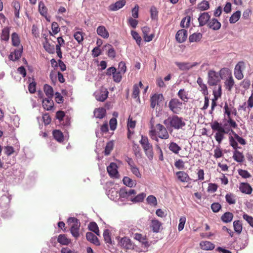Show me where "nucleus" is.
I'll return each instance as SVG.
<instances>
[{
	"instance_id": "72a5a7b5",
	"label": "nucleus",
	"mask_w": 253,
	"mask_h": 253,
	"mask_svg": "<svg viewBox=\"0 0 253 253\" xmlns=\"http://www.w3.org/2000/svg\"><path fill=\"white\" fill-rule=\"evenodd\" d=\"M88 229L94 232L96 235L100 236V232L98 226L96 222H91L88 225Z\"/></svg>"
},
{
	"instance_id": "4c0bfd02",
	"label": "nucleus",
	"mask_w": 253,
	"mask_h": 253,
	"mask_svg": "<svg viewBox=\"0 0 253 253\" xmlns=\"http://www.w3.org/2000/svg\"><path fill=\"white\" fill-rule=\"evenodd\" d=\"M39 11L42 15L46 17L47 9L42 1H40L39 3Z\"/></svg>"
},
{
	"instance_id": "6e6d98bb",
	"label": "nucleus",
	"mask_w": 253,
	"mask_h": 253,
	"mask_svg": "<svg viewBox=\"0 0 253 253\" xmlns=\"http://www.w3.org/2000/svg\"><path fill=\"white\" fill-rule=\"evenodd\" d=\"M43 47L49 53H53L54 52V45H51L47 42L43 43Z\"/></svg>"
},
{
	"instance_id": "0e129e2a",
	"label": "nucleus",
	"mask_w": 253,
	"mask_h": 253,
	"mask_svg": "<svg viewBox=\"0 0 253 253\" xmlns=\"http://www.w3.org/2000/svg\"><path fill=\"white\" fill-rule=\"evenodd\" d=\"M110 129L114 130L116 129L117 125V121L115 118H112L109 121Z\"/></svg>"
},
{
	"instance_id": "603ef678",
	"label": "nucleus",
	"mask_w": 253,
	"mask_h": 253,
	"mask_svg": "<svg viewBox=\"0 0 253 253\" xmlns=\"http://www.w3.org/2000/svg\"><path fill=\"white\" fill-rule=\"evenodd\" d=\"M84 34L81 32H76L74 34V37L78 42L80 44L84 40Z\"/></svg>"
},
{
	"instance_id": "c756f323",
	"label": "nucleus",
	"mask_w": 253,
	"mask_h": 253,
	"mask_svg": "<svg viewBox=\"0 0 253 253\" xmlns=\"http://www.w3.org/2000/svg\"><path fill=\"white\" fill-rule=\"evenodd\" d=\"M234 83H235L233 77H232V76H230L226 80V81L224 82L225 87L226 89L228 91H230L234 85Z\"/></svg>"
},
{
	"instance_id": "f03ea898",
	"label": "nucleus",
	"mask_w": 253,
	"mask_h": 253,
	"mask_svg": "<svg viewBox=\"0 0 253 253\" xmlns=\"http://www.w3.org/2000/svg\"><path fill=\"white\" fill-rule=\"evenodd\" d=\"M228 73V70L226 68H222L219 73L213 70H210L208 72V83L210 86H216L220 84L221 79H222V75Z\"/></svg>"
},
{
	"instance_id": "a18cd8bd",
	"label": "nucleus",
	"mask_w": 253,
	"mask_h": 253,
	"mask_svg": "<svg viewBox=\"0 0 253 253\" xmlns=\"http://www.w3.org/2000/svg\"><path fill=\"white\" fill-rule=\"evenodd\" d=\"M217 88L215 87L213 89V95L214 96V98L218 99L221 97L222 94V86L221 84L217 85Z\"/></svg>"
},
{
	"instance_id": "412c9836",
	"label": "nucleus",
	"mask_w": 253,
	"mask_h": 253,
	"mask_svg": "<svg viewBox=\"0 0 253 253\" xmlns=\"http://www.w3.org/2000/svg\"><path fill=\"white\" fill-rule=\"evenodd\" d=\"M208 27L213 30H217L221 27V23L215 18L210 20L208 24Z\"/></svg>"
},
{
	"instance_id": "f257e3e1",
	"label": "nucleus",
	"mask_w": 253,
	"mask_h": 253,
	"mask_svg": "<svg viewBox=\"0 0 253 253\" xmlns=\"http://www.w3.org/2000/svg\"><path fill=\"white\" fill-rule=\"evenodd\" d=\"M163 123L168 129L177 130L182 129L186 125L183 118L175 115L169 116Z\"/></svg>"
},
{
	"instance_id": "5701e85b",
	"label": "nucleus",
	"mask_w": 253,
	"mask_h": 253,
	"mask_svg": "<svg viewBox=\"0 0 253 253\" xmlns=\"http://www.w3.org/2000/svg\"><path fill=\"white\" fill-rule=\"evenodd\" d=\"M200 246L202 250L206 251L212 250L214 248V245L208 241L201 242Z\"/></svg>"
},
{
	"instance_id": "052dcab7",
	"label": "nucleus",
	"mask_w": 253,
	"mask_h": 253,
	"mask_svg": "<svg viewBox=\"0 0 253 253\" xmlns=\"http://www.w3.org/2000/svg\"><path fill=\"white\" fill-rule=\"evenodd\" d=\"M186 92L184 89H181L178 92V97L183 101H185L188 99Z\"/></svg>"
},
{
	"instance_id": "dca6fc26",
	"label": "nucleus",
	"mask_w": 253,
	"mask_h": 253,
	"mask_svg": "<svg viewBox=\"0 0 253 253\" xmlns=\"http://www.w3.org/2000/svg\"><path fill=\"white\" fill-rule=\"evenodd\" d=\"M143 37L144 41L146 42H149L151 41L154 37V34H151L149 35V33L150 32V28L147 26L143 27L142 28Z\"/></svg>"
},
{
	"instance_id": "8fccbe9b",
	"label": "nucleus",
	"mask_w": 253,
	"mask_h": 253,
	"mask_svg": "<svg viewBox=\"0 0 253 253\" xmlns=\"http://www.w3.org/2000/svg\"><path fill=\"white\" fill-rule=\"evenodd\" d=\"M124 184L129 187H132L134 185H135L136 183L131 178L125 176L123 179Z\"/></svg>"
},
{
	"instance_id": "a878e982",
	"label": "nucleus",
	"mask_w": 253,
	"mask_h": 253,
	"mask_svg": "<svg viewBox=\"0 0 253 253\" xmlns=\"http://www.w3.org/2000/svg\"><path fill=\"white\" fill-rule=\"evenodd\" d=\"M162 223L157 219H152L151 221V228L152 230L155 233L159 232Z\"/></svg>"
},
{
	"instance_id": "c03bdc74",
	"label": "nucleus",
	"mask_w": 253,
	"mask_h": 253,
	"mask_svg": "<svg viewBox=\"0 0 253 253\" xmlns=\"http://www.w3.org/2000/svg\"><path fill=\"white\" fill-rule=\"evenodd\" d=\"M114 148V143L112 141L107 143L105 148L104 154L106 156L109 155Z\"/></svg>"
},
{
	"instance_id": "4d7b16f0",
	"label": "nucleus",
	"mask_w": 253,
	"mask_h": 253,
	"mask_svg": "<svg viewBox=\"0 0 253 253\" xmlns=\"http://www.w3.org/2000/svg\"><path fill=\"white\" fill-rule=\"evenodd\" d=\"M132 149H133L134 154L136 157H141V153L140 152V148L138 144L134 143L132 146Z\"/></svg>"
},
{
	"instance_id": "2f4dec72",
	"label": "nucleus",
	"mask_w": 253,
	"mask_h": 253,
	"mask_svg": "<svg viewBox=\"0 0 253 253\" xmlns=\"http://www.w3.org/2000/svg\"><path fill=\"white\" fill-rule=\"evenodd\" d=\"M106 113V110L104 108H99L94 110V115L97 118L102 119L105 117Z\"/></svg>"
},
{
	"instance_id": "c9c22d12",
	"label": "nucleus",
	"mask_w": 253,
	"mask_h": 253,
	"mask_svg": "<svg viewBox=\"0 0 253 253\" xmlns=\"http://www.w3.org/2000/svg\"><path fill=\"white\" fill-rule=\"evenodd\" d=\"M233 218V214L230 212H226L221 217L222 221L225 223L231 222Z\"/></svg>"
},
{
	"instance_id": "c85d7f7f",
	"label": "nucleus",
	"mask_w": 253,
	"mask_h": 253,
	"mask_svg": "<svg viewBox=\"0 0 253 253\" xmlns=\"http://www.w3.org/2000/svg\"><path fill=\"white\" fill-rule=\"evenodd\" d=\"M57 242L63 245H68L71 243V240L65 234H60L57 238Z\"/></svg>"
},
{
	"instance_id": "7ed1b4c3",
	"label": "nucleus",
	"mask_w": 253,
	"mask_h": 253,
	"mask_svg": "<svg viewBox=\"0 0 253 253\" xmlns=\"http://www.w3.org/2000/svg\"><path fill=\"white\" fill-rule=\"evenodd\" d=\"M154 121L152 119L150 121V130H155V133L158 135L159 138L163 139H167L169 138V135L167 127L161 124H157L156 126L154 124Z\"/></svg>"
},
{
	"instance_id": "4468645a",
	"label": "nucleus",
	"mask_w": 253,
	"mask_h": 253,
	"mask_svg": "<svg viewBox=\"0 0 253 253\" xmlns=\"http://www.w3.org/2000/svg\"><path fill=\"white\" fill-rule=\"evenodd\" d=\"M244 65V63L242 61L239 62L235 66L234 69V75L238 80H241L244 76L241 70V68Z\"/></svg>"
},
{
	"instance_id": "b1692460",
	"label": "nucleus",
	"mask_w": 253,
	"mask_h": 253,
	"mask_svg": "<svg viewBox=\"0 0 253 253\" xmlns=\"http://www.w3.org/2000/svg\"><path fill=\"white\" fill-rule=\"evenodd\" d=\"M97 33L98 35L104 39H107L109 36V34L104 26H99L97 28Z\"/></svg>"
},
{
	"instance_id": "49530a36",
	"label": "nucleus",
	"mask_w": 253,
	"mask_h": 253,
	"mask_svg": "<svg viewBox=\"0 0 253 253\" xmlns=\"http://www.w3.org/2000/svg\"><path fill=\"white\" fill-rule=\"evenodd\" d=\"M12 44L14 46H17L20 44V39L18 34L16 33H13L11 35Z\"/></svg>"
},
{
	"instance_id": "864d4df0",
	"label": "nucleus",
	"mask_w": 253,
	"mask_h": 253,
	"mask_svg": "<svg viewBox=\"0 0 253 253\" xmlns=\"http://www.w3.org/2000/svg\"><path fill=\"white\" fill-rule=\"evenodd\" d=\"M131 35L133 39L136 41L137 44L138 45H140L142 39H141V37L138 34V33L135 31H131Z\"/></svg>"
},
{
	"instance_id": "58836bf2",
	"label": "nucleus",
	"mask_w": 253,
	"mask_h": 253,
	"mask_svg": "<svg viewBox=\"0 0 253 253\" xmlns=\"http://www.w3.org/2000/svg\"><path fill=\"white\" fill-rule=\"evenodd\" d=\"M53 135L55 139L58 142H62L64 140V136L62 132L59 130H54L53 131Z\"/></svg>"
},
{
	"instance_id": "cd10ccee",
	"label": "nucleus",
	"mask_w": 253,
	"mask_h": 253,
	"mask_svg": "<svg viewBox=\"0 0 253 253\" xmlns=\"http://www.w3.org/2000/svg\"><path fill=\"white\" fill-rule=\"evenodd\" d=\"M160 97L162 98L163 97V96L162 94H155L151 97L150 106L152 108L154 109L156 106L158 104V101Z\"/></svg>"
},
{
	"instance_id": "9b49d317",
	"label": "nucleus",
	"mask_w": 253,
	"mask_h": 253,
	"mask_svg": "<svg viewBox=\"0 0 253 253\" xmlns=\"http://www.w3.org/2000/svg\"><path fill=\"white\" fill-rule=\"evenodd\" d=\"M108 91L106 88H102L95 93V98L97 100L103 102L107 98Z\"/></svg>"
},
{
	"instance_id": "0eeeda50",
	"label": "nucleus",
	"mask_w": 253,
	"mask_h": 253,
	"mask_svg": "<svg viewBox=\"0 0 253 253\" xmlns=\"http://www.w3.org/2000/svg\"><path fill=\"white\" fill-rule=\"evenodd\" d=\"M182 103L177 98H172L169 102L168 107L174 114H179L182 109Z\"/></svg>"
},
{
	"instance_id": "ddd939ff",
	"label": "nucleus",
	"mask_w": 253,
	"mask_h": 253,
	"mask_svg": "<svg viewBox=\"0 0 253 253\" xmlns=\"http://www.w3.org/2000/svg\"><path fill=\"white\" fill-rule=\"evenodd\" d=\"M210 18L211 16L209 15V13H202L198 18L199 26L202 27L206 25L208 22L210 21Z\"/></svg>"
},
{
	"instance_id": "69168bd1",
	"label": "nucleus",
	"mask_w": 253,
	"mask_h": 253,
	"mask_svg": "<svg viewBox=\"0 0 253 253\" xmlns=\"http://www.w3.org/2000/svg\"><path fill=\"white\" fill-rule=\"evenodd\" d=\"M134 239L141 242L142 244L147 243L146 239L143 237L142 234L139 233H136L134 235Z\"/></svg>"
},
{
	"instance_id": "9d476101",
	"label": "nucleus",
	"mask_w": 253,
	"mask_h": 253,
	"mask_svg": "<svg viewBox=\"0 0 253 253\" xmlns=\"http://www.w3.org/2000/svg\"><path fill=\"white\" fill-rule=\"evenodd\" d=\"M118 167L116 164L111 163L107 168V170L109 175L111 177L118 178L119 173L118 171Z\"/></svg>"
},
{
	"instance_id": "3c124183",
	"label": "nucleus",
	"mask_w": 253,
	"mask_h": 253,
	"mask_svg": "<svg viewBox=\"0 0 253 253\" xmlns=\"http://www.w3.org/2000/svg\"><path fill=\"white\" fill-rule=\"evenodd\" d=\"M158 10L157 8L152 6L150 8L151 18L152 20H157L158 18Z\"/></svg>"
},
{
	"instance_id": "338daca9",
	"label": "nucleus",
	"mask_w": 253,
	"mask_h": 253,
	"mask_svg": "<svg viewBox=\"0 0 253 253\" xmlns=\"http://www.w3.org/2000/svg\"><path fill=\"white\" fill-rule=\"evenodd\" d=\"M221 205L218 203H213L211 205V209L213 212H217L221 209Z\"/></svg>"
},
{
	"instance_id": "e433bc0d",
	"label": "nucleus",
	"mask_w": 253,
	"mask_h": 253,
	"mask_svg": "<svg viewBox=\"0 0 253 253\" xmlns=\"http://www.w3.org/2000/svg\"><path fill=\"white\" fill-rule=\"evenodd\" d=\"M197 8L200 11H205L210 8V3L207 0H203L197 5Z\"/></svg>"
},
{
	"instance_id": "37998d69",
	"label": "nucleus",
	"mask_w": 253,
	"mask_h": 253,
	"mask_svg": "<svg viewBox=\"0 0 253 253\" xmlns=\"http://www.w3.org/2000/svg\"><path fill=\"white\" fill-rule=\"evenodd\" d=\"M9 39V29L8 27H5L3 29L1 35V40L7 41Z\"/></svg>"
},
{
	"instance_id": "774afa93",
	"label": "nucleus",
	"mask_w": 253,
	"mask_h": 253,
	"mask_svg": "<svg viewBox=\"0 0 253 253\" xmlns=\"http://www.w3.org/2000/svg\"><path fill=\"white\" fill-rule=\"evenodd\" d=\"M243 218L247 221L250 226L253 227V217L252 216L244 213L243 215Z\"/></svg>"
},
{
	"instance_id": "aec40b11",
	"label": "nucleus",
	"mask_w": 253,
	"mask_h": 253,
	"mask_svg": "<svg viewBox=\"0 0 253 253\" xmlns=\"http://www.w3.org/2000/svg\"><path fill=\"white\" fill-rule=\"evenodd\" d=\"M239 189L241 192L246 194H251L253 191V189L251 185L247 183H241Z\"/></svg>"
},
{
	"instance_id": "a19ab883",
	"label": "nucleus",
	"mask_w": 253,
	"mask_h": 253,
	"mask_svg": "<svg viewBox=\"0 0 253 253\" xmlns=\"http://www.w3.org/2000/svg\"><path fill=\"white\" fill-rule=\"evenodd\" d=\"M234 229L238 234H240L242 231L243 226L240 220H235L233 222Z\"/></svg>"
},
{
	"instance_id": "ea45409f",
	"label": "nucleus",
	"mask_w": 253,
	"mask_h": 253,
	"mask_svg": "<svg viewBox=\"0 0 253 253\" xmlns=\"http://www.w3.org/2000/svg\"><path fill=\"white\" fill-rule=\"evenodd\" d=\"M236 196L231 193H227L225 196L226 201L229 204H235L236 203Z\"/></svg>"
},
{
	"instance_id": "bf43d9fd",
	"label": "nucleus",
	"mask_w": 253,
	"mask_h": 253,
	"mask_svg": "<svg viewBox=\"0 0 253 253\" xmlns=\"http://www.w3.org/2000/svg\"><path fill=\"white\" fill-rule=\"evenodd\" d=\"M174 166L178 169H183L185 168L184 162L181 159H178L174 162Z\"/></svg>"
},
{
	"instance_id": "473e14b6",
	"label": "nucleus",
	"mask_w": 253,
	"mask_h": 253,
	"mask_svg": "<svg viewBox=\"0 0 253 253\" xmlns=\"http://www.w3.org/2000/svg\"><path fill=\"white\" fill-rule=\"evenodd\" d=\"M169 149L171 152L175 154L179 153L181 150V147L177 144L174 142H171L169 144Z\"/></svg>"
},
{
	"instance_id": "de8ad7c7",
	"label": "nucleus",
	"mask_w": 253,
	"mask_h": 253,
	"mask_svg": "<svg viewBox=\"0 0 253 253\" xmlns=\"http://www.w3.org/2000/svg\"><path fill=\"white\" fill-rule=\"evenodd\" d=\"M146 197V194L141 193L135 196L134 198H130V200L135 203L142 202Z\"/></svg>"
},
{
	"instance_id": "4be33fe9",
	"label": "nucleus",
	"mask_w": 253,
	"mask_h": 253,
	"mask_svg": "<svg viewBox=\"0 0 253 253\" xmlns=\"http://www.w3.org/2000/svg\"><path fill=\"white\" fill-rule=\"evenodd\" d=\"M52 98L47 97L42 100V106L46 110H51L53 107L54 103L52 100Z\"/></svg>"
},
{
	"instance_id": "39448f33",
	"label": "nucleus",
	"mask_w": 253,
	"mask_h": 253,
	"mask_svg": "<svg viewBox=\"0 0 253 253\" xmlns=\"http://www.w3.org/2000/svg\"><path fill=\"white\" fill-rule=\"evenodd\" d=\"M139 143L141 145L146 156L149 160H152L154 157L153 145L150 143L148 137L142 135Z\"/></svg>"
},
{
	"instance_id": "f704fd0d",
	"label": "nucleus",
	"mask_w": 253,
	"mask_h": 253,
	"mask_svg": "<svg viewBox=\"0 0 253 253\" xmlns=\"http://www.w3.org/2000/svg\"><path fill=\"white\" fill-rule=\"evenodd\" d=\"M43 90L47 97H53L54 95L53 89L50 85L47 84H44Z\"/></svg>"
},
{
	"instance_id": "a211bd4d",
	"label": "nucleus",
	"mask_w": 253,
	"mask_h": 253,
	"mask_svg": "<svg viewBox=\"0 0 253 253\" xmlns=\"http://www.w3.org/2000/svg\"><path fill=\"white\" fill-rule=\"evenodd\" d=\"M86 240L96 246L100 245V242L98 238L92 232H88L86 233Z\"/></svg>"
},
{
	"instance_id": "bb28decb",
	"label": "nucleus",
	"mask_w": 253,
	"mask_h": 253,
	"mask_svg": "<svg viewBox=\"0 0 253 253\" xmlns=\"http://www.w3.org/2000/svg\"><path fill=\"white\" fill-rule=\"evenodd\" d=\"M233 158L235 161L239 163H242L245 160L243 154L238 150H236L234 151Z\"/></svg>"
},
{
	"instance_id": "423d86ee",
	"label": "nucleus",
	"mask_w": 253,
	"mask_h": 253,
	"mask_svg": "<svg viewBox=\"0 0 253 253\" xmlns=\"http://www.w3.org/2000/svg\"><path fill=\"white\" fill-rule=\"evenodd\" d=\"M71 224L70 231L72 236L77 240L80 237V227L81 223L79 220L75 217H70L68 220Z\"/></svg>"
},
{
	"instance_id": "7c9ffc66",
	"label": "nucleus",
	"mask_w": 253,
	"mask_h": 253,
	"mask_svg": "<svg viewBox=\"0 0 253 253\" xmlns=\"http://www.w3.org/2000/svg\"><path fill=\"white\" fill-rule=\"evenodd\" d=\"M202 34L200 33H194L190 35L189 37V41L190 42H199L202 38Z\"/></svg>"
},
{
	"instance_id": "f8f14e48",
	"label": "nucleus",
	"mask_w": 253,
	"mask_h": 253,
	"mask_svg": "<svg viewBox=\"0 0 253 253\" xmlns=\"http://www.w3.org/2000/svg\"><path fill=\"white\" fill-rule=\"evenodd\" d=\"M175 64L178 67L179 69L181 71L189 70L198 65V63L196 62L191 64L189 62H175Z\"/></svg>"
},
{
	"instance_id": "5fc2aeb1",
	"label": "nucleus",
	"mask_w": 253,
	"mask_h": 253,
	"mask_svg": "<svg viewBox=\"0 0 253 253\" xmlns=\"http://www.w3.org/2000/svg\"><path fill=\"white\" fill-rule=\"evenodd\" d=\"M191 20V17L190 16H186L183 18L180 23V26L183 27L187 28L189 26V24Z\"/></svg>"
},
{
	"instance_id": "680f3d73",
	"label": "nucleus",
	"mask_w": 253,
	"mask_h": 253,
	"mask_svg": "<svg viewBox=\"0 0 253 253\" xmlns=\"http://www.w3.org/2000/svg\"><path fill=\"white\" fill-rule=\"evenodd\" d=\"M121 74L122 73L119 71L117 72V71L114 73L113 75V78L114 82L119 83L121 81L122 79Z\"/></svg>"
},
{
	"instance_id": "f3484780",
	"label": "nucleus",
	"mask_w": 253,
	"mask_h": 253,
	"mask_svg": "<svg viewBox=\"0 0 253 253\" xmlns=\"http://www.w3.org/2000/svg\"><path fill=\"white\" fill-rule=\"evenodd\" d=\"M22 51L23 47L21 46L19 49H15L14 52H11L8 57L9 60L12 61L18 60L21 56Z\"/></svg>"
},
{
	"instance_id": "6ab92c4d",
	"label": "nucleus",
	"mask_w": 253,
	"mask_h": 253,
	"mask_svg": "<svg viewBox=\"0 0 253 253\" xmlns=\"http://www.w3.org/2000/svg\"><path fill=\"white\" fill-rule=\"evenodd\" d=\"M126 1L125 0H120L114 4H111L109 7V9L111 11H116L122 8L125 4Z\"/></svg>"
},
{
	"instance_id": "e2e57ef3",
	"label": "nucleus",
	"mask_w": 253,
	"mask_h": 253,
	"mask_svg": "<svg viewBox=\"0 0 253 253\" xmlns=\"http://www.w3.org/2000/svg\"><path fill=\"white\" fill-rule=\"evenodd\" d=\"M223 156V153L219 146H217L214 150V157L217 159Z\"/></svg>"
},
{
	"instance_id": "393cba45",
	"label": "nucleus",
	"mask_w": 253,
	"mask_h": 253,
	"mask_svg": "<svg viewBox=\"0 0 253 253\" xmlns=\"http://www.w3.org/2000/svg\"><path fill=\"white\" fill-rule=\"evenodd\" d=\"M197 83L200 87V91L204 95H208V91L207 85L203 83V80L201 77L197 79Z\"/></svg>"
},
{
	"instance_id": "79ce46f5",
	"label": "nucleus",
	"mask_w": 253,
	"mask_h": 253,
	"mask_svg": "<svg viewBox=\"0 0 253 253\" xmlns=\"http://www.w3.org/2000/svg\"><path fill=\"white\" fill-rule=\"evenodd\" d=\"M241 16V12L237 11L234 12L229 18V22L230 23H235L240 19Z\"/></svg>"
},
{
	"instance_id": "1a4fd4ad",
	"label": "nucleus",
	"mask_w": 253,
	"mask_h": 253,
	"mask_svg": "<svg viewBox=\"0 0 253 253\" xmlns=\"http://www.w3.org/2000/svg\"><path fill=\"white\" fill-rule=\"evenodd\" d=\"M176 176V180L181 183L188 182L191 179L188 174L184 171H178L174 173Z\"/></svg>"
},
{
	"instance_id": "13d9d810",
	"label": "nucleus",
	"mask_w": 253,
	"mask_h": 253,
	"mask_svg": "<svg viewBox=\"0 0 253 253\" xmlns=\"http://www.w3.org/2000/svg\"><path fill=\"white\" fill-rule=\"evenodd\" d=\"M147 203L153 206H156L157 205V201L156 198L153 195H150L147 198Z\"/></svg>"
},
{
	"instance_id": "09e8293b",
	"label": "nucleus",
	"mask_w": 253,
	"mask_h": 253,
	"mask_svg": "<svg viewBox=\"0 0 253 253\" xmlns=\"http://www.w3.org/2000/svg\"><path fill=\"white\" fill-rule=\"evenodd\" d=\"M104 240L106 243L112 244L111 235L110 231L108 229H105L103 232Z\"/></svg>"
},
{
	"instance_id": "20e7f679",
	"label": "nucleus",
	"mask_w": 253,
	"mask_h": 253,
	"mask_svg": "<svg viewBox=\"0 0 253 253\" xmlns=\"http://www.w3.org/2000/svg\"><path fill=\"white\" fill-rule=\"evenodd\" d=\"M211 128L213 131H216L215 134V139L218 144H220L224 138V135L228 133V131L222 126V125L217 121H214L211 125Z\"/></svg>"
},
{
	"instance_id": "2eb2a0df",
	"label": "nucleus",
	"mask_w": 253,
	"mask_h": 253,
	"mask_svg": "<svg viewBox=\"0 0 253 253\" xmlns=\"http://www.w3.org/2000/svg\"><path fill=\"white\" fill-rule=\"evenodd\" d=\"M187 37V31L184 29H181L177 31L175 35V39L179 43H182L186 41Z\"/></svg>"
},
{
	"instance_id": "6e6552de",
	"label": "nucleus",
	"mask_w": 253,
	"mask_h": 253,
	"mask_svg": "<svg viewBox=\"0 0 253 253\" xmlns=\"http://www.w3.org/2000/svg\"><path fill=\"white\" fill-rule=\"evenodd\" d=\"M119 244L121 247L126 250L133 249V245L131 240L127 237H124L120 238L119 240Z\"/></svg>"
}]
</instances>
